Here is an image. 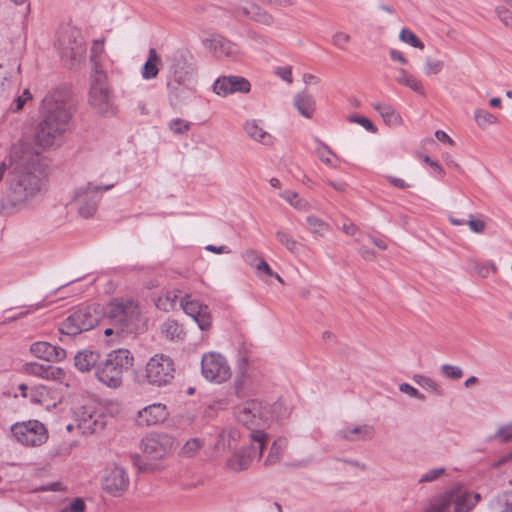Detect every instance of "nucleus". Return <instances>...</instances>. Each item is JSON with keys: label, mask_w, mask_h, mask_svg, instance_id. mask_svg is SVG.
Wrapping results in <instances>:
<instances>
[{"label": "nucleus", "mask_w": 512, "mask_h": 512, "mask_svg": "<svg viewBox=\"0 0 512 512\" xmlns=\"http://www.w3.org/2000/svg\"><path fill=\"white\" fill-rule=\"evenodd\" d=\"M105 41V37L92 41L89 54V59L92 64H102L108 60V56L105 51Z\"/></svg>", "instance_id": "cd10ccee"}, {"label": "nucleus", "mask_w": 512, "mask_h": 512, "mask_svg": "<svg viewBox=\"0 0 512 512\" xmlns=\"http://www.w3.org/2000/svg\"><path fill=\"white\" fill-rule=\"evenodd\" d=\"M281 456L282 445L279 442L274 441L270 448L269 454L265 460V465L269 466L278 463L281 459Z\"/></svg>", "instance_id": "49530a36"}, {"label": "nucleus", "mask_w": 512, "mask_h": 512, "mask_svg": "<svg viewBox=\"0 0 512 512\" xmlns=\"http://www.w3.org/2000/svg\"><path fill=\"white\" fill-rule=\"evenodd\" d=\"M338 437L350 442L368 441L375 435V429L369 424H346L337 431Z\"/></svg>", "instance_id": "6ab92c4d"}, {"label": "nucleus", "mask_w": 512, "mask_h": 512, "mask_svg": "<svg viewBox=\"0 0 512 512\" xmlns=\"http://www.w3.org/2000/svg\"><path fill=\"white\" fill-rule=\"evenodd\" d=\"M413 381L422 388L431 391L438 396L443 394V389L441 386L430 377L416 374L413 376Z\"/></svg>", "instance_id": "e433bc0d"}, {"label": "nucleus", "mask_w": 512, "mask_h": 512, "mask_svg": "<svg viewBox=\"0 0 512 512\" xmlns=\"http://www.w3.org/2000/svg\"><path fill=\"white\" fill-rule=\"evenodd\" d=\"M100 355L96 351L83 350L78 352L74 357L75 367L81 371L86 372L99 364Z\"/></svg>", "instance_id": "a878e982"}, {"label": "nucleus", "mask_w": 512, "mask_h": 512, "mask_svg": "<svg viewBox=\"0 0 512 512\" xmlns=\"http://www.w3.org/2000/svg\"><path fill=\"white\" fill-rule=\"evenodd\" d=\"M474 119L476 124L480 128H486L488 125L495 124L497 122V117L494 116L492 113L483 110V109H476L474 112Z\"/></svg>", "instance_id": "79ce46f5"}, {"label": "nucleus", "mask_w": 512, "mask_h": 512, "mask_svg": "<svg viewBox=\"0 0 512 512\" xmlns=\"http://www.w3.org/2000/svg\"><path fill=\"white\" fill-rule=\"evenodd\" d=\"M85 503L82 499L76 498L68 507L63 508L60 512H84Z\"/></svg>", "instance_id": "bf43d9fd"}, {"label": "nucleus", "mask_w": 512, "mask_h": 512, "mask_svg": "<svg viewBox=\"0 0 512 512\" xmlns=\"http://www.w3.org/2000/svg\"><path fill=\"white\" fill-rule=\"evenodd\" d=\"M241 257L243 258V260L248 263L249 265H251L252 267H255L256 264L259 262V260H261L262 258L258 255L257 251L254 250V249H251V248H247L245 249L242 254H241Z\"/></svg>", "instance_id": "4d7b16f0"}, {"label": "nucleus", "mask_w": 512, "mask_h": 512, "mask_svg": "<svg viewBox=\"0 0 512 512\" xmlns=\"http://www.w3.org/2000/svg\"><path fill=\"white\" fill-rule=\"evenodd\" d=\"M78 427L83 433H94L104 427V421L99 414L84 409L78 418Z\"/></svg>", "instance_id": "393cba45"}, {"label": "nucleus", "mask_w": 512, "mask_h": 512, "mask_svg": "<svg viewBox=\"0 0 512 512\" xmlns=\"http://www.w3.org/2000/svg\"><path fill=\"white\" fill-rule=\"evenodd\" d=\"M204 441L200 438H192L188 440L181 448L180 455L183 457H193L203 447Z\"/></svg>", "instance_id": "ea45409f"}, {"label": "nucleus", "mask_w": 512, "mask_h": 512, "mask_svg": "<svg viewBox=\"0 0 512 512\" xmlns=\"http://www.w3.org/2000/svg\"><path fill=\"white\" fill-rule=\"evenodd\" d=\"M316 155L319 159L326 165L330 167H336L333 162V158L338 160V156L327 146L325 143L321 141H317V147L315 149Z\"/></svg>", "instance_id": "c9c22d12"}, {"label": "nucleus", "mask_w": 512, "mask_h": 512, "mask_svg": "<svg viewBox=\"0 0 512 512\" xmlns=\"http://www.w3.org/2000/svg\"><path fill=\"white\" fill-rule=\"evenodd\" d=\"M496 14L499 18V20L508 27H512V12L504 7V6H498L496 8Z\"/></svg>", "instance_id": "6e6d98bb"}, {"label": "nucleus", "mask_w": 512, "mask_h": 512, "mask_svg": "<svg viewBox=\"0 0 512 512\" xmlns=\"http://www.w3.org/2000/svg\"><path fill=\"white\" fill-rule=\"evenodd\" d=\"M214 92L218 95H226L235 92L247 93L250 91V83L240 76H225L215 81Z\"/></svg>", "instance_id": "a211bd4d"}, {"label": "nucleus", "mask_w": 512, "mask_h": 512, "mask_svg": "<svg viewBox=\"0 0 512 512\" xmlns=\"http://www.w3.org/2000/svg\"><path fill=\"white\" fill-rule=\"evenodd\" d=\"M168 416L167 407L162 403H153L141 409L137 414L139 425L151 426L163 422Z\"/></svg>", "instance_id": "412c9836"}, {"label": "nucleus", "mask_w": 512, "mask_h": 512, "mask_svg": "<svg viewBox=\"0 0 512 512\" xmlns=\"http://www.w3.org/2000/svg\"><path fill=\"white\" fill-rule=\"evenodd\" d=\"M251 447L236 451L227 461V466L233 471H242L249 467L252 460L260 457L267 443V434L263 431H254L249 434Z\"/></svg>", "instance_id": "6e6552de"}, {"label": "nucleus", "mask_w": 512, "mask_h": 512, "mask_svg": "<svg viewBox=\"0 0 512 512\" xmlns=\"http://www.w3.org/2000/svg\"><path fill=\"white\" fill-rule=\"evenodd\" d=\"M30 352L39 359L47 362H60L63 361L66 356V350L52 345L46 341L34 342L30 346Z\"/></svg>", "instance_id": "aec40b11"}, {"label": "nucleus", "mask_w": 512, "mask_h": 512, "mask_svg": "<svg viewBox=\"0 0 512 512\" xmlns=\"http://www.w3.org/2000/svg\"><path fill=\"white\" fill-rule=\"evenodd\" d=\"M113 185L97 186L92 183L78 188L73 196L72 204H75L78 213L84 218L92 217L97 210V203L101 191L109 190Z\"/></svg>", "instance_id": "ddd939ff"}, {"label": "nucleus", "mask_w": 512, "mask_h": 512, "mask_svg": "<svg viewBox=\"0 0 512 512\" xmlns=\"http://www.w3.org/2000/svg\"><path fill=\"white\" fill-rule=\"evenodd\" d=\"M131 459H132L134 465L137 466L138 469L141 471H147V470L153 469L150 465H148L146 462H144L142 460L141 456H139L137 454L132 455Z\"/></svg>", "instance_id": "338daca9"}, {"label": "nucleus", "mask_w": 512, "mask_h": 512, "mask_svg": "<svg viewBox=\"0 0 512 512\" xmlns=\"http://www.w3.org/2000/svg\"><path fill=\"white\" fill-rule=\"evenodd\" d=\"M394 78L398 83L405 85L416 92H422V86L420 82L404 69H397Z\"/></svg>", "instance_id": "72a5a7b5"}, {"label": "nucleus", "mask_w": 512, "mask_h": 512, "mask_svg": "<svg viewBox=\"0 0 512 512\" xmlns=\"http://www.w3.org/2000/svg\"><path fill=\"white\" fill-rule=\"evenodd\" d=\"M267 408L257 400H250L236 408L235 416L238 422L242 423L250 430V434L254 431H261L256 429L261 427L267 419Z\"/></svg>", "instance_id": "4468645a"}, {"label": "nucleus", "mask_w": 512, "mask_h": 512, "mask_svg": "<svg viewBox=\"0 0 512 512\" xmlns=\"http://www.w3.org/2000/svg\"><path fill=\"white\" fill-rule=\"evenodd\" d=\"M180 307L188 316L193 318L201 330L210 328L211 314L207 305L191 299L190 295H185L180 300Z\"/></svg>", "instance_id": "f3484780"}, {"label": "nucleus", "mask_w": 512, "mask_h": 512, "mask_svg": "<svg viewBox=\"0 0 512 512\" xmlns=\"http://www.w3.org/2000/svg\"><path fill=\"white\" fill-rule=\"evenodd\" d=\"M399 390L402 393H405L408 396L416 398V399H418L420 401H424L426 399L424 394L420 393L415 387H413L412 385H410L408 383L400 384Z\"/></svg>", "instance_id": "5fc2aeb1"}, {"label": "nucleus", "mask_w": 512, "mask_h": 512, "mask_svg": "<svg viewBox=\"0 0 512 512\" xmlns=\"http://www.w3.org/2000/svg\"><path fill=\"white\" fill-rule=\"evenodd\" d=\"M470 269L481 278H487L490 271L496 273L497 266L492 261L480 262L477 259L471 258L468 260Z\"/></svg>", "instance_id": "473e14b6"}, {"label": "nucleus", "mask_w": 512, "mask_h": 512, "mask_svg": "<svg viewBox=\"0 0 512 512\" xmlns=\"http://www.w3.org/2000/svg\"><path fill=\"white\" fill-rule=\"evenodd\" d=\"M449 511V499L442 498L436 500L430 507H428L424 512H448Z\"/></svg>", "instance_id": "603ef678"}, {"label": "nucleus", "mask_w": 512, "mask_h": 512, "mask_svg": "<svg viewBox=\"0 0 512 512\" xmlns=\"http://www.w3.org/2000/svg\"><path fill=\"white\" fill-rule=\"evenodd\" d=\"M207 13L210 17L217 19L219 21H223L226 18L231 17V12L229 9H225L218 6H211L207 9Z\"/></svg>", "instance_id": "3c124183"}, {"label": "nucleus", "mask_w": 512, "mask_h": 512, "mask_svg": "<svg viewBox=\"0 0 512 512\" xmlns=\"http://www.w3.org/2000/svg\"><path fill=\"white\" fill-rule=\"evenodd\" d=\"M445 471L446 470L443 467L431 469V470L427 471L426 473H424L420 477L419 483L422 484V483L434 482V481L438 480L442 475H444Z\"/></svg>", "instance_id": "8fccbe9b"}, {"label": "nucleus", "mask_w": 512, "mask_h": 512, "mask_svg": "<svg viewBox=\"0 0 512 512\" xmlns=\"http://www.w3.org/2000/svg\"><path fill=\"white\" fill-rule=\"evenodd\" d=\"M373 107L376 111L379 112L383 120L389 125H398L401 124L402 119L400 115L394 110V108L390 105L375 103Z\"/></svg>", "instance_id": "7c9ffc66"}, {"label": "nucleus", "mask_w": 512, "mask_h": 512, "mask_svg": "<svg viewBox=\"0 0 512 512\" xmlns=\"http://www.w3.org/2000/svg\"><path fill=\"white\" fill-rule=\"evenodd\" d=\"M467 224L474 233L481 234L485 231L486 223L480 219H475L472 214L469 215Z\"/></svg>", "instance_id": "13d9d810"}, {"label": "nucleus", "mask_w": 512, "mask_h": 512, "mask_svg": "<svg viewBox=\"0 0 512 512\" xmlns=\"http://www.w3.org/2000/svg\"><path fill=\"white\" fill-rule=\"evenodd\" d=\"M442 498L449 499V506L454 503V512H470L475 506L471 494L460 489L452 490L443 495Z\"/></svg>", "instance_id": "b1692460"}, {"label": "nucleus", "mask_w": 512, "mask_h": 512, "mask_svg": "<svg viewBox=\"0 0 512 512\" xmlns=\"http://www.w3.org/2000/svg\"><path fill=\"white\" fill-rule=\"evenodd\" d=\"M276 238L289 252L293 254L298 252V242L288 232L279 230L276 232Z\"/></svg>", "instance_id": "a19ab883"}, {"label": "nucleus", "mask_w": 512, "mask_h": 512, "mask_svg": "<svg viewBox=\"0 0 512 512\" xmlns=\"http://www.w3.org/2000/svg\"><path fill=\"white\" fill-rule=\"evenodd\" d=\"M205 249L207 251L215 253V254H230L232 252L231 249L226 245L215 246V245L209 244L205 247Z\"/></svg>", "instance_id": "0e129e2a"}, {"label": "nucleus", "mask_w": 512, "mask_h": 512, "mask_svg": "<svg viewBox=\"0 0 512 512\" xmlns=\"http://www.w3.org/2000/svg\"><path fill=\"white\" fill-rule=\"evenodd\" d=\"M175 444V439L165 433L151 434L141 441V450L150 459L159 460L168 455Z\"/></svg>", "instance_id": "2eb2a0df"}, {"label": "nucleus", "mask_w": 512, "mask_h": 512, "mask_svg": "<svg viewBox=\"0 0 512 512\" xmlns=\"http://www.w3.org/2000/svg\"><path fill=\"white\" fill-rule=\"evenodd\" d=\"M43 108L45 112L37 125L35 141L40 147L49 148L59 145L70 130L72 112L54 93L43 99Z\"/></svg>", "instance_id": "f03ea898"}, {"label": "nucleus", "mask_w": 512, "mask_h": 512, "mask_svg": "<svg viewBox=\"0 0 512 512\" xmlns=\"http://www.w3.org/2000/svg\"><path fill=\"white\" fill-rule=\"evenodd\" d=\"M161 333L170 340L180 339L183 335V329L177 321L168 319L161 325Z\"/></svg>", "instance_id": "f704fd0d"}, {"label": "nucleus", "mask_w": 512, "mask_h": 512, "mask_svg": "<svg viewBox=\"0 0 512 512\" xmlns=\"http://www.w3.org/2000/svg\"><path fill=\"white\" fill-rule=\"evenodd\" d=\"M489 441L499 440L502 443L512 440V424L502 425L494 435L488 438Z\"/></svg>", "instance_id": "c03bdc74"}, {"label": "nucleus", "mask_w": 512, "mask_h": 512, "mask_svg": "<svg viewBox=\"0 0 512 512\" xmlns=\"http://www.w3.org/2000/svg\"><path fill=\"white\" fill-rule=\"evenodd\" d=\"M251 19L266 26H271L274 22L273 16L270 15L268 12L262 10L258 5L257 10H254Z\"/></svg>", "instance_id": "09e8293b"}, {"label": "nucleus", "mask_w": 512, "mask_h": 512, "mask_svg": "<svg viewBox=\"0 0 512 512\" xmlns=\"http://www.w3.org/2000/svg\"><path fill=\"white\" fill-rule=\"evenodd\" d=\"M294 105L299 113L305 118H311L315 110L313 97L306 93L298 94L294 98Z\"/></svg>", "instance_id": "bb28decb"}, {"label": "nucleus", "mask_w": 512, "mask_h": 512, "mask_svg": "<svg viewBox=\"0 0 512 512\" xmlns=\"http://www.w3.org/2000/svg\"><path fill=\"white\" fill-rule=\"evenodd\" d=\"M441 374L450 380H459L462 378L464 372L459 366L451 364H443L440 367Z\"/></svg>", "instance_id": "a18cd8bd"}, {"label": "nucleus", "mask_w": 512, "mask_h": 512, "mask_svg": "<svg viewBox=\"0 0 512 512\" xmlns=\"http://www.w3.org/2000/svg\"><path fill=\"white\" fill-rule=\"evenodd\" d=\"M129 485V477L120 466L108 468L102 478V488L112 496H120Z\"/></svg>", "instance_id": "dca6fc26"}, {"label": "nucleus", "mask_w": 512, "mask_h": 512, "mask_svg": "<svg viewBox=\"0 0 512 512\" xmlns=\"http://www.w3.org/2000/svg\"><path fill=\"white\" fill-rule=\"evenodd\" d=\"M350 40V36L344 32H337L334 34L332 42L339 48H344Z\"/></svg>", "instance_id": "052dcab7"}, {"label": "nucleus", "mask_w": 512, "mask_h": 512, "mask_svg": "<svg viewBox=\"0 0 512 512\" xmlns=\"http://www.w3.org/2000/svg\"><path fill=\"white\" fill-rule=\"evenodd\" d=\"M8 191L14 206L26 205L45 190L39 152L34 151L28 143L20 142L10 151Z\"/></svg>", "instance_id": "f257e3e1"}, {"label": "nucleus", "mask_w": 512, "mask_h": 512, "mask_svg": "<svg viewBox=\"0 0 512 512\" xmlns=\"http://www.w3.org/2000/svg\"><path fill=\"white\" fill-rule=\"evenodd\" d=\"M169 128L175 134H184L186 131L189 130L190 125H189V123L185 122L184 120L177 118V119H173L169 123Z\"/></svg>", "instance_id": "864d4df0"}, {"label": "nucleus", "mask_w": 512, "mask_h": 512, "mask_svg": "<svg viewBox=\"0 0 512 512\" xmlns=\"http://www.w3.org/2000/svg\"><path fill=\"white\" fill-rule=\"evenodd\" d=\"M276 74L280 76L284 81L292 82V72L290 66H281L276 70Z\"/></svg>", "instance_id": "e2e57ef3"}, {"label": "nucleus", "mask_w": 512, "mask_h": 512, "mask_svg": "<svg viewBox=\"0 0 512 512\" xmlns=\"http://www.w3.org/2000/svg\"><path fill=\"white\" fill-rule=\"evenodd\" d=\"M106 79L105 72L99 66H95L91 74L89 103L98 114L111 116L115 113V109L110 99Z\"/></svg>", "instance_id": "423d86ee"}, {"label": "nucleus", "mask_w": 512, "mask_h": 512, "mask_svg": "<svg viewBox=\"0 0 512 512\" xmlns=\"http://www.w3.org/2000/svg\"><path fill=\"white\" fill-rule=\"evenodd\" d=\"M174 363L172 359L164 354H156L146 364L145 377L147 381L155 386H165L174 379Z\"/></svg>", "instance_id": "9b49d317"}, {"label": "nucleus", "mask_w": 512, "mask_h": 512, "mask_svg": "<svg viewBox=\"0 0 512 512\" xmlns=\"http://www.w3.org/2000/svg\"><path fill=\"white\" fill-rule=\"evenodd\" d=\"M306 226L312 234L317 236H323L329 229L326 222L314 215L306 218Z\"/></svg>", "instance_id": "4c0bfd02"}, {"label": "nucleus", "mask_w": 512, "mask_h": 512, "mask_svg": "<svg viewBox=\"0 0 512 512\" xmlns=\"http://www.w3.org/2000/svg\"><path fill=\"white\" fill-rule=\"evenodd\" d=\"M254 10H257V5L255 3L244 1L234 6L230 12L232 18L246 17L251 19Z\"/></svg>", "instance_id": "58836bf2"}, {"label": "nucleus", "mask_w": 512, "mask_h": 512, "mask_svg": "<svg viewBox=\"0 0 512 512\" xmlns=\"http://www.w3.org/2000/svg\"><path fill=\"white\" fill-rule=\"evenodd\" d=\"M203 47L218 61L241 62L243 53L238 45L221 34H212L202 40Z\"/></svg>", "instance_id": "1a4fd4ad"}, {"label": "nucleus", "mask_w": 512, "mask_h": 512, "mask_svg": "<svg viewBox=\"0 0 512 512\" xmlns=\"http://www.w3.org/2000/svg\"><path fill=\"white\" fill-rule=\"evenodd\" d=\"M203 377L213 383L221 384L231 377V368L227 359L218 352H207L201 359Z\"/></svg>", "instance_id": "f8f14e48"}, {"label": "nucleus", "mask_w": 512, "mask_h": 512, "mask_svg": "<svg viewBox=\"0 0 512 512\" xmlns=\"http://www.w3.org/2000/svg\"><path fill=\"white\" fill-rule=\"evenodd\" d=\"M11 432L18 443L28 447L41 446L48 439L46 427L38 420L15 423L11 426Z\"/></svg>", "instance_id": "9d476101"}, {"label": "nucleus", "mask_w": 512, "mask_h": 512, "mask_svg": "<svg viewBox=\"0 0 512 512\" xmlns=\"http://www.w3.org/2000/svg\"><path fill=\"white\" fill-rule=\"evenodd\" d=\"M280 196L299 211H309L311 209V204L295 191L285 190L280 193Z\"/></svg>", "instance_id": "c756f323"}, {"label": "nucleus", "mask_w": 512, "mask_h": 512, "mask_svg": "<svg viewBox=\"0 0 512 512\" xmlns=\"http://www.w3.org/2000/svg\"><path fill=\"white\" fill-rule=\"evenodd\" d=\"M55 48L62 61L80 63L86 54L82 32L71 24H62L56 31Z\"/></svg>", "instance_id": "39448f33"}, {"label": "nucleus", "mask_w": 512, "mask_h": 512, "mask_svg": "<svg viewBox=\"0 0 512 512\" xmlns=\"http://www.w3.org/2000/svg\"><path fill=\"white\" fill-rule=\"evenodd\" d=\"M133 364V356L129 350L118 349L107 354L106 358L96 366L97 379L110 388H118L122 384L123 371Z\"/></svg>", "instance_id": "20e7f679"}, {"label": "nucleus", "mask_w": 512, "mask_h": 512, "mask_svg": "<svg viewBox=\"0 0 512 512\" xmlns=\"http://www.w3.org/2000/svg\"><path fill=\"white\" fill-rule=\"evenodd\" d=\"M399 38L402 42L407 43L415 48L422 49L424 47L422 41L417 35L408 28H403L399 34Z\"/></svg>", "instance_id": "37998d69"}, {"label": "nucleus", "mask_w": 512, "mask_h": 512, "mask_svg": "<svg viewBox=\"0 0 512 512\" xmlns=\"http://www.w3.org/2000/svg\"><path fill=\"white\" fill-rule=\"evenodd\" d=\"M31 99L32 94L28 89H25L21 95L17 96L14 99L13 103L9 107V110L12 112H18L24 107L25 103Z\"/></svg>", "instance_id": "de8ad7c7"}, {"label": "nucleus", "mask_w": 512, "mask_h": 512, "mask_svg": "<svg viewBox=\"0 0 512 512\" xmlns=\"http://www.w3.org/2000/svg\"><path fill=\"white\" fill-rule=\"evenodd\" d=\"M178 298L179 295L176 291H167L165 295L156 298L154 304L159 310L168 312L175 309Z\"/></svg>", "instance_id": "2f4dec72"}, {"label": "nucleus", "mask_w": 512, "mask_h": 512, "mask_svg": "<svg viewBox=\"0 0 512 512\" xmlns=\"http://www.w3.org/2000/svg\"><path fill=\"white\" fill-rule=\"evenodd\" d=\"M102 311L97 306L77 309L61 324L59 331L66 335H78L93 329L100 321Z\"/></svg>", "instance_id": "0eeeda50"}, {"label": "nucleus", "mask_w": 512, "mask_h": 512, "mask_svg": "<svg viewBox=\"0 0 512 512\" xmlns=\"http://www.w3.org/2000/svg\"><path fill=\"white\" fill-rule=\"evenodd\" d=\"M255 268L258 272H263L268 276L273 275L274 272L264 259L259 260Z\"/></svg>", "instance_id": "774afa93"}, {"label": "nucleus", "mask_w": 512, "mask_h": 512, "mask_svg": "<svg viewBox=\"0 0 512 512\" xmlns=\"http://www.w3.org/2000/svg\"><path fill=\"white\" fill-rule=\"evenodd\" d=\"M141 74L144 79L154 78L158 74V66H143Z\"/></svg>", "instance_id": "69168bd1"}, {"label": "nucleus", "mask_w": 512, "mask_h": 512, "mask_svg": "<svg viewBox=\"0 0 512 512\" xmlns=\"http://www.w3.org/2000/svg\"><path fill=\"white\" fill-rule=\"evenodd\" d=\"M490 512H512V492H504L489 503Z\"/></svg>", "instance_id": "c85d7f7f"}, {"label": "nucleus", "mask_w": 512, "mask_h": 512, "mask_svg": "<svg viewBox=\"0 0 512 512\" xmlns=\"http://www.w3.org/2000/svg\"><path fill=\"white\" fill-rule=\"evenodd\" d=\"M25 373L37 376L46 380H61L65 372L62 368L55 367L52 365H44L37 362H29L23 365Z\"/></svg>", "instance_id": "4be33fe9"}, {"label": "nucleus", "mask_w": 512, "mask_h": 512, "mask_svg": "<svg viewBox=\"0 0 512 512\" xmlns=\"http://www.w3.org/2000/svg\"><path fill=\"white\" fill-rule=\"evenodd\" d=\"M350 121L360 124L361 126H363L368 131H371V132H375L376 131L373 123L369 119H367L365 117L351 116L350 117Z\"/></svg>", "instance_id": "680f3d73"}, {"label": "nucleus", "mask_w": 512, "mask_h": 512, "mask_svg": "<svg viewBox=\"0 0 512 512\" xmlns=\"http://www.w3.org/2000/svg\"><path fill=\"white\" fill-rule=\"evenodd\" d=\"M243 129L253 141L265 146H272L274 144L275 138L260 125L258 120H247L243 125Z\"/></svg>", "instance_id": "5701e85b"}, {"label": "nucleus", "mask_w": 512, "mask_h": 512, "mask_svg": "<svg viewBox=\"0 0 512 512\" xmlns=\"http://www.w3.org/2000/svg\"><path fill=\"white\" fill-rule=\"evenodd\" d=\"M107 316L113 327L105 330L106 336L134 333L142 330L146 324L139 303L132 298L113 299L108 305Z\"/></svg>", "instance_id": "7ed1b4c3"}]
</instances>
